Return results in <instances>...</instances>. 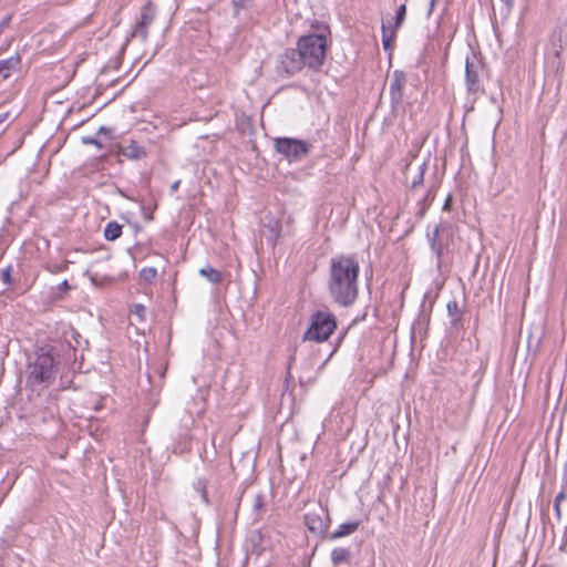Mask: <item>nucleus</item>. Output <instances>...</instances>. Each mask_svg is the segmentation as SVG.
Instances as JSON below:
<instances>
[{
    "label": "nucleus",
    "mask_w": 567,
    "mask_h": 567,
    "mask_svg": "<svg viewBox=\"0 0 567 567\" xmlns=\"http://www.w3.org/2000/svg\"><path fill=\"white\" fill-rule=\"evenodd\" d=\"M359 261L351 256H337L330 261L329 292L334 302L342 307L354 303L359 293Z\"/></svg>",
    "instance_id": "obj_1"
},
{
    "label": "nucleus",
    "mask_w": 567,
    "mask_h": 567,
    "mask_svg": "<svg viewBox=\"0 0 567 567\" xmlns=\"http://www.w3.org/2000/svg\"><path fill=\"white\" fill-rule=\"evenodd\" d=\"M60 361L51 346L40 347L27 369V382L33 389L48 388L55 380Z\"/></svg>",
    "instance_id": "obj_2"
},
{
    "label": "nucleus",
    "mask_w": 567,
    "mask_h": 567,
    "mask_svg": "<svg viewBox=\"0 0 567 567\" xmlns=\"http://www.w3.org/2000/svg\"><path fill=\"white\" fill-rule=\"evenodd\" d=\"M297 48L305 65L311 70H319L327 55V39L322 34L303 35L298 40Z\"/></svg>",
    "instance_id": "obj_3"
},
{
    "label": "nucleus",
    "mask_w": 567,
    "mask_h": 567,
    "mask_svg": "<svg viewBox=\"0 0 567 567\" xmlns=\"http://www.w3.org/2000/svg\"><path fill=\"white\" fill-rule=\"evenodd\" d=\"M337 328V320L329 311H316L310 317V326L303 334V341L323 342Z\"/></svg>",
    "instance_id": "obj_4"
},
{
    "label": "nucleus",
    "mask_w": 567,
    "mask_h": 567,
    "mask_svg": "<svg viewBox=\"0 0 567 567\" xmlns=\"http://www.w3.org/2000/svg\"><path fill=\"white\" fill-rule=\"evenodd\" d=\"M310 145L300 140L289 137L277 138L276 150L285 155L289 161H297L305 157L309 152Z\"/></svg>",
    "instance_id": "obj_5"
},
{
    "label": "nucleus",
    "mask_w": 567,
    "mask_h": 567,
    "mask_svg": "<svg viewBox=\"0 0 567 567\" xmlns=\"http://www.w3.org/2000/svg\"><path fill=\"white\" fill-rule=\"evenodd\" d=\"M278 71L284 72L287 75H292L299 72L305 65L299 50L287 49L282 54L279 55Z\"/></svg>",
    "instance_id": "obj_6"
},
{
    "label": "nucleus",
    "mask_w": 567,
    "mask_h": 567,
    "mask_svg": "<svg viewBox=\"0 0 567 567\" xmlns=\"http://www.w3.org/2000/svg\"><path fill=\"white\" fill-rule=\"evenodd\" d=\"M405 74L402 71L395 70L390 80V96L393 109H396L403 101V89L405 85Z\"/></svg>",
    "instance_id": "obj_7"
},
{
    "label": "nucleus",
    "mask_w": 567,
    "mask_h": 567,
    "mask_svg": "<svg viewBox=\"0 0 567 567\" xmlns=\"http://www.w3.org/2000/svg\"><path fill=\"white\" fill-rule=\"evenodd\" d=\"M430 246L437 259V268L441 267L444 255V243L440 234V227L435 226L432 234H427Z\"/></svg>",
    "instance_id": "obj_8"
},
{
    "label": "nucleus",
    "mask_w": 567,
    "mask_h": 567,
    "mask_svg": "<svg viewBox=\"0 0 567 567\" xmlns=\"http://www.w3.org/2000/svg\"><path fill=\"white\" fill-rule=\"evenodd\" d=\"M360 526V522H350L341 524L333 533L330 534V539H338L354 533Z\"/></svg>",
    "instance_id": "obj_9"
},
{
    "label": "nucleus",
    "mask_w": 567,
    "mask_h": 567,
    "mask_svg": "<svg viewBox=\"0 0 567 567\" xmlns=\"http://www.w3.org/2000/svg\"><path fill=\"white\" fill-rule=\"evenodd\" d=\"M155 16V7L151 2H147L141 8L140 18L137 21H140L142 25L148 28L153 23Z\"/></svg>",
    "instance_id": "obj_10"
},
{
    "label": "nucleus",
    "mask_w": 567,
    "mask_h": 567,
    "mask_svg": "<svg viewBox=\"0 0 567 567\" xmlns=\"http://www.w3.org/2000/svg\"><path fill=\"white\" fill-rule=\"evenodd\" d=\"M351 557V551L348 548L338 547L331 551V561L334 566L348 563Z\"/></svg>",
    "instance_id": "obj_11"
},
{
    "label": "nucleus",
    "mask_w": 567,
    "mask_h": 567,
    "mask_svg": "<svg viewBox=\"0 0 567 567\" xmlns=\"http://www.w3.org/2000/svg\"><path fill=\"white\" fill-rule=\"evenodd\" d=\"M396 29L391 28V21L382 23V43L385 50L391 48L392 41L395 38Z\"/></svg>",
    "instance_id": "obj_12"
},
{
    "label": "nucleus",
    "mask_w": 567,
    "mask_h": 567,
    "mask_svg": "<svg viewBox=\"0 0 567 567\" xmlns=\"http://www.w3.org/2000/svg\"><path fill=\"white\" fill-rule=\"evenodd\" d=\"M465 76L468 90L474 91L477 86L478 79L476 72L473 70V64L468 62V59L465 63Z\"/></svg>",
    "instance_id": "obj_13"
},
{
    "label": "nucleus",
    "mask_w": 567,
    "mask_h": 567,
    "mask_svg": "<svg viewBox=\"0 0 567 567\" xmlns=\"http://www.w3.org/2000/svg\"><path fill=\"white\" fill-rule=\"evenodd\" d=\"M199 275L205 277L212 284H218L221 280L220 272L210 266L200 268Z\"/></svg>",
    "instance_id": "obj_14"
},
{
    "label": "nucleus",
    "mask_w": 567,
    "mask_h": 567,
    "mask_svg": "<svg viewBox=\"0 0 567 567\" xmlns=\"http://www.w3.org/2000/svg\"><path fill=\"white\" fill-rule=\"evenodd\" d=\"M122 234V225L111 221L106 225L104 229V236L107 240H115Z\"/></svg>",
    "instance_id": "obj_15"
},
{
    "label": "nucleus",
    "mask_w": 567,
    "mask_h": 567,
    "mask_svg": "<svg viewBox=\"0 0 567 567\" xmlns=\"http://www.w3.org/2000/svg\"><path fill=\"white\" fill-rule=\"evenodd\" d=\"M446 308H447L449 316L451 317V323L453 326H456L458 323V321L461 320V316H462V311L458 307V303L455 300H451L447 302Z\"/></svg>",
    "instance_id": "obj_16"
},
{
    "label": "nucleus",
    "mask_w": 567,
    "mask_h": 567,
    "mask_svg": "<svg viewBox=\"0 0 567 567\" xmlns=\"http://www.w3.org/2000/svg\"><path fill=\"white\" fill-rule=\"evenodd\" d=\"M123 154L130 158L138 159L145 156V151L137 144L131 143L124 148Z\"/></svg>",
    "instance_id": "obj_17"
},
{
    "label": "nucleus",
    "mask_w": 567,
    "mask_h": 567,
    "mask_svg": "<svg viewBox=\"0 0 567 567\" xmlns=\"http://www.w3.org/2000/svg\"><path fill=\"white\" fill-rule=\"evenodd\" d=\"M157 270L154 267H144L140 271V279L145 284H151L156 279Z\"/></svg>",
    "instance_id": "obj_18"
},
{
    "label": "nucleus",
    "mask_w": 567,
    "mask_h": 567,
    "mask_svg": "<svg viewBox=\"0 0 567 567\" xmlns=\"http://www.w3.org/2000/svg\"><path fill=\"white\" fill-rule=\"evenodd\" d=\"M132 38H140L143 42L147 40L148 37V28L142 25L140 21H136L134 29L131 32Z\"/></svg>",
    "instance_id": "obj_19"
},
{
    "label": "nucleus",
    "mask_w": 567,
    "mask_h": 567,
    "mask_svg": "<svg viewBox=\"0 0 567 567\" xmlns=\"http://www.w3.org/2000/svg\"><path fill=\"white\" fill-rule=\"evenodd\" d=\"M405 14H406V6L403 3L398 8L394 23L393 24L391 23V28L398 30L403 24Z\"/></svg>",
    "instance_id": "obj_20"
},
{
    "label": "nucleus",
    "mask_w": 567,
    "mask_h": 567,
    "mask_svg": "<svg viewBox=\"0 0 567 567\" xmlns=\"http://www.w3.org/2000/svg\"><path fill=\"white\" fill-rule=\"evenodd\" d=\"M425 169H426L425 163H422L417 166L416 174L412 177V181H411L412 188H415L423 183V176H424Z\"/></svg>",
    "instance_id": "obj_21"
},
{
    "label": "nucleus",
    "mask_w": 567,
    "mask_h": 567,
    "mask_svg": "<svg viewBox=\"0 0 567 567\" xmlns=\"http://www.w3.org/2000/svg\"><path fill=\"white\" fill-rule=\"evenodd\" d=\"M551 44H553V49H554V54L557 59L560 58V52L563 50V41H561V37L560 34H553L551 35Z\"/></svg>",
    "instance_id": "obj_22"
},
{
    "label": "nucleus",
    "mask_w": 567,
    "mask_h": 567,
    "mask_svg": "<svg viewBox=\"0 0 567 567\" xmlns=\"http://www.w3.org/2000/svg\"><path fill=\"white\" fill-rule=\"evenodd\" d=\"M264 496L258 494L254 498L252 508L256 514H260L264 511Z\"/></svg>",
    "instance_id": "obj_23"
},
{
    "label": "nucleus",
    "mask_w": 567,
    "mask_h": 567,
    "mask_svg": "<svg viewBox=\"0 0 567 567\" xmlns=\"http://www.w3.org/2000/svg\"><path fill=\"white\" fill-rule=\"evenodd\" d=\"M567 498V482L563 485L561 491L556 495L554 503L564 502Z\"/></svg>",
    "instance_id": "obj_24"
},
{
    "label": "nucleus",
    "mask_w": 567,
    "mask_h": 567,
    "mask_svg": "<svg viewBox=\"0 0 567 567\" xmlns=\"http://www.w3.org/2000/svg\"><path fill=\"white\" fill-rule=\"evenodd\" d=\"M1 279L7 285L11 284V267L10 266H8L6 269L2 270Z\"/></svg>",
    "instance_id": "obj_25"
},
{
    "label": "nucleus",
    "mask_w": 567,
    "mask_h": 567,
    "mask_svg": "<svg viewBox=\"0 0 567 567\" xmlns=\"http://www.w3.org/2000/svg\"><path fill=\"white\" fill-rule=\"evenodd\" d=\"M145 311V307L143 305H135L132 312L134 315H137L138 317H142L143 316V312Z\"/></svg>",
    "instance_id": "obj_26"
},
{
    "label": "nucleus",
    "mask_w": 567,
    "mask_h": 567,
    "mask_svg": "<svg viewBox=\"0 0 567 567\" xmlns=\"http://www.w3.org/2000/svg\"><path fill=\"white\" fill-rule=\"evenodd\" d=\"M11 21V16H7L2 19V21L0 22V34L2 33L3 29H6L9 23Z\"/></svg>",
    "instance_id": "obj_27"
},
{
    "label": "nucleus",
    "mask_w": 567,
    "mask_h": 567,
    "mask_svg": "<svg viewBox=\"0 0 567 567\" xmlns=\"http://www.w3.org/2000/svg\"><path fill=\"white\" fill-rule=\"evenodd\" d=\"M452 202H453L452 196L447 195V197L445 198L444 205H443V210H445V212L451 210Z\"/></svg>",
    "instance_id": "obj_28"
},
{
    "label": "nucleus",
    "mask_w": 567,
    "mask_h": 567,
    "mask_svg": "<svg viewBox=\"0 0 567 567\" xmlns=\"http://www.w3.org/2000/svg\"><path fill=\"white\" fill-rule=\"evenodd\" d=\"M198 488L200 489V495H202V498L207 502V495H206V486H205V483L199 481L198 482Z\"/></svg>",
    "instance_id": "obj_29"
},
{
    "label": "nucleus",
    "mask_w": 567,
    "mask_h": 567,
    "mask_svg": "<svg viewBox=\"0 0 567 567\" xmlns=\"http://www.w3.org/2000/svg\"><path fill=\"white\" fill-rule=\"evenodd\" d=\"M561 504L559 503H554V511H555V514H556V517L558 519L561 518V507H560Z\"/></svg>",
    "instance_id": "obj_30"
},
{
    "label": "nucleus",
    "mask_w": 567,
    "mask_h": 567,
    "mask_svg": "<svg viewBox=\"0 0 567 567\" xmlns=\"http://www.w3.org/2000/svg\"><path fill=\"white\" fill-rule=\"evenodd\" d=\"M502 1H503V3L505 4V11H506V13H509L511 8H512V6H513V0H502Z\"/></svg>",
    "instance_id": "obj_31"
},
{
    "label": "nucleus",
    "mask_w": 567,
    "mask_h": 567,
    "mask_svg": "<svg viewBox=\"0 0 567 567\" xmlns=\"http://www.w3.org/2000/svg\"><path fill=\"white\" fill-rule=\"evenodd\" d=\"M179 184H181V181H179V179L175 181V182L171 185V190H172V192H176V190L178 189V187H179Z\"/></svg>",
    "instance_id": "obj_32"
},
{
    "label": "nucleus",
    "mask_w": 567,
    "mask_h": 567,
    "mask_svg": "<svg viewBox=\"0 0 567 567\" xmlns=\"http://www.w3.org/2000/svg\"><path fill=\"white\" fill-rule=\"evenodd\" d=\"M412 166H413L412 163H409L406 165V174H409L412 171Z\"/></svg>",
    "instance_id": "obj_33"
},
{
    "label": "nucleus",
    "mask_w": 567,
    "mask_h": 567,
    "mask_svg": "<svg viewBox=\"0 0 567 567\" xmlns=\"http://www.w3.org/2000/svg\"><path fill=\"white\" fill-rule=\"evenodd\" d=\"M495 566H496V554L493 557V567H495Z\"/></svg>",
    "instance_id": "obj_34"
},
{
    "label": "nucleus",
    "mask_w": 567,
    "mask_h": 567,
    "mask_svg": "<svg viewBox=\"0 0 567 567\" xmlns=\"http://www.w3.org/2000/svg\"><path fill=\"white\" fill-rule=\"evenodd\" d=\"M85 143H95L94 140H84Z\"/></svg>",
    "instance_id": "obj_35"
},
{
    "label": "nucleus",
    "mask_w": 567,
    "mask_h": 567,
    "mask_svg": "<svg viewBox=\"0 0 567 567\" xmlns=\"http://www.w3.org/2000/svg\"><path fill=\"white\" fill-rule=\"evenodd\" d=\"M435 1L436 0H431V10L433 9Z\"/></svg>",
    "instance_id": "obj_36"
},
{
    "label": "nucleus",
    "mask_w": 567,
    "mask_h": 567,
    "mask_svg": "<svg viewBox=\"0 0 567 567\" xmlns=\"http://www.w3.org/2000/svg\"><path fill=\"white\" fill-rule=\"evenodd\" d=\"M309 528H310L311 530H315V529H316V526H313V525H309Z\"/></svg>",
    "instance_id": "obj_37"
}]
</instances>
